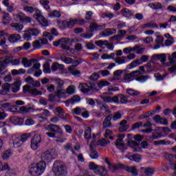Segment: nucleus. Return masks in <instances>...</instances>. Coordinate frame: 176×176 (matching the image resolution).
<instances>
[{
    "instance_id": "0eeeda50",
    "label": "nucleus",
    "mask_w": 176,
    "mask_h": 176,
    "mask_svg": "<svg viewBox=\"0 0 176 176\" xmlns=\"http://www.w3.org/2000/svg\"><path fill=\"white\" fill-rule=\"evenodd\" d=\"M134 139L135 140L129 141L128 144L129 146L132 147L133 152H138V145H140V142L142 141V136L136 135Z\"/></svg>"
},
{
    "instance_id": "a211bd4d",
    "label": "nucleus",
    "mask_w": 176,
    "mask_h": 176,
    "mask_svg": "<svg viewBox=\"0 0 176 176\" xmlns=\"http://www.w3.org/2000/svg\"><path fill=\"white\" fill-rule=\"evenodd\" d=\"M107 27L106 25H98L96 23H92L89 25V32H94V31H101Z\"/></svg>"
},
{
    "instance_id": "a18cd8bd",
    "label": "nucleus",
    "mask_w": 176,
    "mask_h": 176,
    "mask_svg": "<svg viewBox=\"0 0 176 176\" xmlns=\"http://www.w3.org/2000/svg\"><path fill=\"white\" fill-rule=\"evenodd\" d=\"M111 144V142L107 139H102L101 140L98 141V145H100V146H106V145H109Z\"/></svg>"
},
{
    "instance_id": "9d476101",
    "label": "nucleus",
    "mask_w": 176,
    "mask_h": 176,
    "mask_svg": "<svg viewBox=\"0 0 176 176\" xmlns=\"http://www.w3.org/2000/svg\"><path fill=\"white\" fill-rule=\"evenodd\" d=\"M47 131H50L51 133H58V134L60 135V137H63L64 135V133L63 131H61V128H60V126L54 124H51L50 125H47L46 127Z\"/></svg>"
},
{
    "instance_id": "4be33fe9",
    "label": "nucleus",
    "mask_w": 176,
    "mask_h": 176,
    "mask_svg": "<svg viewBox=\"0 0 176 176\" xmlns=\"http://www.w3.org/2000/svg\"><path fill=\"white\" fill-rule=\"evenodd\" d=\"M21 39V36L19 34H12L8 35V41L10 43H16Z\"/></svg>"
},
{
    "instance_id": "a878e982",
    "label": "nucleus",
    "mask_w": 176,
    "mask_h": 176,
    "mask_svg": "<svg viewBox=\"0 0 176 176\" xmlns=\"http://www.w3.org/2000/svg\"><path fill=\"white\" fill-rule=\"evenodd\" d=\"M112 114L107 116L104 121H103V128L107 129L108 127H112V123H111V120H112Z\"/></svg>"
},
{
    "instance_id": "c85d7f7f",
    "label": "nucleus",
    "mask_w": 176,
    "mask_h": 176,
    "mask_svg": "<svg viewBox=\"0 0 176 176\" xmlns=\"http://www.w3.org/2000/svg\"><path fill=\"white\" fill-rule=\"evenodd\" d=\"M10 14L8 12H3L2 17V23L3 25H6V24H9L10 23Z\"/></svg>"
},
{
    "instance_id": "aec40b11",
    "label": "nucleus",
    "mask_w": 176,
    "mask_h": 176,
    "mask_svg": "<svg viewBox=\"0 0 176 176\" xmlns=\"http://www.w3.org/2000/svg\"><path fill=\"white\" fill-rule=\"evenodd\" d=\"M35 61H38V60L34 58L28 60V58L24 57L22 58L21 63L23 65L25 68H28L30 67H32V63Z\"/></svg>"
},
{
    "instance_id": "f704fd0d",
    "label": "nucleus",
    "mask_w": 176,
    "mask_h": 176,
    "mask_svg": "<svg viewBox=\"0 0 176 176\" xmlns=\"http://www.w3.org/2000/svg\"><path fill=\"white\" fill-rule=\"evenodd\" d=\"M126 60H127V57L126 56H118V57H116L115 59H114V61L116 64H124L126 63Z\"/></svg>"
},
{
    "instance_id": "4d7b16f0",
    "label": "nucleus",
    "mask_w": 176,
    "mask_h": 176,
    "mask_svg": "<svg viewBox=\"0 0 176 176\" xmlns=\"http://www.w3.org/2000/svg\"><path fill=\"white\" fill-rule=\"evenodd\" d=\"M157 39H155V43L161 46H164V37L162 36H157Z\"/></svg>"
},
{
    "instance_id": "f8f14e48",
    "label": "nucleus",
    "mask_w": 176,
    "mask_h": 176,
    "mask_svg": "<svg viewBox=\"0 0 176 176\" xmlns=\"http://www.w3.org/2000/svg\"><path fill=\"white\" fill-rule=\"evenodd\" d=\"M23 93H30L32 96H42V91H37L36 89H32L30 85L23 87Z\"/></svg>"
},
{
    "instance_id": "20e7f679",
    "label": "nucleus",
    "mask_w": 176,
    "mask_h": 176,
    "mask_svg": "<svg viewBox=\"0 0 176 176\" xmlns=\"http://www.w3.org/2000/svg\"><path fill=\"white\" fill-rule=\"evenodd\" d=\"M45 169L46 163L45 162H39L30 165L29 173L32 176H39L45 173Z\"/></svg>"
},
{
    "instance_id": "5fc2aeb1",
    "label": "nucleus",
    "mask_w": 176,
    "mask_h": 176,
    "mask_svg": "<svg viewBox=\"0 0 176 176\" xmlns=\"http://www.w3.org/2000/svg\"><path fill=\"white\" fill-rule=\"evenodd\" d=\"M108 43V41L107 40H98L95 41V43L97 45V46H99V47H102V46H107Z\"/></svg>"
},
{
    "instance_id": "e2e57ef3",
    "label": "nucleus",
    "mask_w": 176,
    "mask_h": 176,
    "mask_svg": "<svg viewBox=\"0 0 176 176\" xmlns=\"http://www.w3.org/2000/svg\"><path fill=\"white\" fill-rule=\"evenodd\" d=\"M81 116L85 119H87L90 116V112L84 108V110L81 112Z\"/></svg>"
},
{
    "instance_id": "13d9d810",
    "label": "nucleus",
    "mask_w": 176,
    "mask_h": 176,
    "mask_svg": "<svg viewBox=\"0 0 176 176\" xmlns=\"http://www.w3.org/2000/svg\"><path fill=\"white\" fill-rule=\"evenodd\" d=\"M89 58L91 60H97L100 58V54L95 52V53H90L89 54Z\"/></svg>"
},
{
    "instance_id": "9b49d317",
    "label": "nucleus",
    "mask_w": 176,
    "mask_h": 176,
    "mask_svg": "<svg viewBox=\"0 0 176 176\" xmlns=\"http://www.w3.org/2000/svg\"><path fill=\"white\" fill-rule=\"evenodd\" d=\"M141 74V72L140 70H136L131 72L129 74H126L124 76V80H126L127 82H131V80H134L137 76H138Z\"/></svg>"
},
{
    "instance_id": "393cba45",
    "label": "nucleus",
    "mask_w": 176,
    "mask_h": 176,
    "mask_svg": "<svg viewBox=\"0 0 176 176\" xmlns=\"http://www.w3.org/2000/svg\"><path fill=\"white\" fill-rule=\"evenodd\" d=\"M9 91H10V83L6 82L3 84V85L1 86V89L0 90V94H1V96H5L8 94Z\"/></svg>"
},
{
    "instance_id": "f257e3e1",
    "label": "nucleus",
    "mask_w": 176,
    "mask_h": 176,
    "mask_svg": "<svg viewBox=\"0 0 176 176\" xmlns=\"http://www.w3.org/2000/svg\"><path fill=\"white\" fill-rule=\"evenodd\" d=\"M111 82L106 80H101L97 84L94 82L87 83H81L79 85V89L82 93L86 94V93H89V91H97V87L99 89H102L104 86H109Z\"/></svg>"
},
{
    "instance_id": "dca6fc26",
    "label": "nucleus",
    "mask_w": 176,
    "mask_h": 176,
    "mask_svg": "<svg viewBox=\"0 0 176 176\" xmlns=\"http://www.w3.org/2000/svg\"><path fill=\"white\" fill-rule=\"evenodd\" d=\"M52 159H53V155H52V153L50 152V151H47L41 154V161L40 162H44V163H49V162H51Z\"/></svg>"
},
{
    "instance_id": "6ab92c4d",
    "label": "nucleus",
    "mask_w": 176,
    "mask_h": 176,
    "mask_svg": "<svg viewBox=\"0 0 176 176\" xmlns=\"http://www.w3.org/2000/svg\"><path fill=\"white\" fill-rule=\"evenodd\" d=\"M12 142L13 144V146L15 148H20L23 145V142H21V139L19 135H14L12 137Z\"/></svg>"
},
{
    "instance_id": "b1692460",
    "label": "nucleus",
    "mask_w": 176,
    "mask_h": 176,
    "mask_svg": "<svg viewBox=\"0 0 176 176\" xmlns=\"http://www.w3.org/2000/svg\"><path fill=\"white\" fill-rule=\"evenodd\" d=\"M16 18L19 19L21 23H31V18L26 16L23 12H19Z\"/></svg>"
},
{
    "instance_id": "39448f33",
    "label": "nucleus",
    "mask_w": 176,
    "mask_h": 176,
    "mask_svg": "<svg viewBox=\"0 0 176 176\" xmlns=\"http://www.w3.org/2000/svg\"><path fill=\"white\" fill-rule=\"evenodd\" d=\"M52 171L55 176H65L68 173L67 169V166H65L63 162L56 161L54 163L52 166Z\"/></svg>"
},
{
    "instance_id": "c756f323",
    "label": "nucleus",
    "mask_w": 176,
    "mask_h": 176,
    "mask_svg": "<svg viewBox=\"0 0 176 176\" xmlns=\"http://www.w3.org/2000/svg\"><path fill=\"white\" fill-rule=\"evenodd\" d=\"M116 32V30L115 29H105L102 31V35L103 36H111V35H113Z\"/></svg>"
},
{
    "instance_id": "58836bf2",
    "label": "nucleus",
    "mask_w": 176,
    "mask_h": 176,
    "mask_svg": "<svg viewBox=\"0 0 176 176\" xmlns=\"http://www.w3.org/2000/svg\"><path fill=\"white\" fill-rule=\"evenodd\" d=\"M126 94H129V96H131L132 97H134V96H139L140 94V91H135L133 89H128L126 90Z\"/></svg>"
},
{
    "instance_id": "bf43d9fd",
    "label": "nucleus",
    "mask_w": 176,
    "mask_h": 176,
    "mask_svg": "<svg viewBox=\"0 0 176 176\" xmlns=\"http://www.w3.org/2000/svg\"><path fill=\"white\" fill-rule=\"evenodd\" d=\"M32 107H28L23 106L20 107L19 111L20 112H22V113H28V112H30V111H32Z\"/></svg>"
},
{
    "instance_id": "72a5a7b5",
    "label": "nucleus",
    "mask_w": 176,
    "mask_h": 176,
    "mask_svg": "<svg viewBox=\"0 0 176 176\" xmlns=\"http://www.w3.org/2000/svg\"><path fill=\"white\" fill-rule=\"evenodd\" d=\"M84 137L86 138V140H88V142L91 140V128L87 127L86 128L84 133Z\"/></svg>"
},
{
    "instance_id": "f3484780",
    "label": "nucleus",
    "mask_w": 176,
    "mask_h": 176,
    "mask_svg": "<svg viewBox=\"0 0 176 176\" xmlns=\"http://www.w3.org/2000/svg\"><path fill=\"white\" fill-rule=\"evenodd\" d=\"M116 146H117L118 149H120L122 153H124L127 149V146L124 144L123 139H117L116 141Z\"/></svg>"
},
{
    "instance_id": "79ce46f5",
    "label": "nucleus",
    "mask_w": 176,
    "mask_h": 176,
    "mask_svg": "<svg viewBox=\"0 0 176 176\" xmlns=\"http://www.w3.org/2000/svg\"><path fill=\"white\" fill-rule=\"evenodd\" d=\"M149 78V76H138L135 77V80L138 82H141L142 83H144V82H146L148 79Z\"/></svg>"
},
{
    "instance_id": "ea45409f",
    "label": "nucleus",
    "mask_w": 176,
    "mask_h": 176,
    "mask_svg": "<svg viewBox=\"0 0 176 176\" xmlns=\"http://www.w3.org/2000/svg\"><path fill=\"white\" fill-rule=\"evenodd\" d=\"M133 52L137 53V54H142L145 52L144 47H140V45H135L133 47Z\"/></svg>"
},
{
    "instance_id": "338daca9",
    "label": "nucleus",
    "mask_w": 176,
    "mask_h": 176,
    "mask_svg": "<svg viewBox=\"0 0 176 176\" xmlns=\"http://www.w3.org/2000/svg\"><path fill=\"white\" fill-rule=\"evenodd\" d=\"M155 78H156V80H157L158 82L160 80H164V78H166V75H163L162 76L159 73H156L154 74Z\"/></svg>"
},
{
    "instance_id": "09e8293b",
    "label": "nucleus",
    "mask_w": 176,
    "mask_h": 176,
    "mask_svg": "<svg viewBox=\"0 0 176 176\" xmlns=\"http://www.w3.org/2000/svg\"><path fill=\"white\" fill-rule=\"evenodd\" d=\"M49 3H50V1L48 0H41L40 4L43 6L44 9H46V10H49L50 9V7L49 6Z\"/></svg>"
},
{
    "instance_id": "6e6d98bb",
    "label": "nucleus",
    "mask_w": 176,
    "mask_h": 176,
    "mask_svg": "<svg viewBox=\"0 0 176 176\" xmlns=\"http://www.w3.org/2000/svg\"><path fill=\"white\" fill-rule=\"evenodd\" d=\"M167 144H170V141H166L164 140H158V141H155L154 142V145H156V146L167 145Z\"/></svg>"
},
{
    "instance_id": "2f4dec72",
    "label": "nucleus",
    "mask_w": 176,
    "mask_h": 176,
    "mask_svg": "<svg viewBox=\"0 0 176 176\" xmlns=\"http://www.w3.org/2000/svg\"><path fill=\"white\" fill-rule=\"evenodd\" d=\"M128 159H129V160H132L133 162H136V163H140V162H141L142 157L139 154H135L133 155H129Z\"/></svg>"
},
{
    "instance_id": "473e14b6",
    "label": "nucleus",
    "mask_w": 176,
    "mask_h": 176,
    "mask_svg": "<svg viewBox=\"0 0 176 176\" xmlns=\"http://www.w3.org/2000/svg\"><path fill=\"white\" fill-rule=\"evenodd\" d=\"M99 108L100 111H104L106 115L112 112L111 109H109V106L107 103H103Z\"/></svg>"
},
{
    "instance_id": "c9c22d12",
    "label": "nucleus",
    "mask_w": 176,
    "mask_h": 176,
    "mask_svg": "<svg viewBox=\"0 0 176 176\" xmlns=\"http://www.w3.org/2000/svg\"><path fill=\"white\" fill-rule=\"evenodd\" d=\"M142 28H159V26L153 22H149L142 25Z\"/></svg>"
},
{
    "instance_id": "2eb2a0df",
    "label": "nucleus",
    "mask_w": 176,
    "mask_h": 176,
    "mask_svg": "<svg viewBox=\"0 0 176 176\" xmlns=\"http://www.w3.org/2000/svg\"><path fill=\"white\" fill-rule=\"evenodd\" d=\"M95 145H96V141L93 140L89 145V149L91 151V153L89 156L91 159H98V153L94 148Z\"/></svg>"
},
{
    "instance_id": "603ef678",
    "label": "nucleus",
    "mask_w": 176,
    "mask_h": 176,
    "mask_svg": "<svg viewBox=\"0 0 176 176\" xmlns=\"http://www.w3.org/2000/svg\"><path fill=\"white\" fill-rule=\"evenodd\" d=\"M66 94H69L72 96V94H75V87L74 85L69 86L65 90Z\"/></svg>"
},
{
    "instance_id": "4c0bfd02",
    "label": "nucleus",
    "mask_w": 176,
    "mask_h": 176,
    "mask_svg": "<svg viewBox=\"0 0 176 176\" xmlns=\"http://www.w3.org/2000/svg\"><path fill=\"white\" fill-rule=\"evenodd\" d=\"M28 34L30 35H32L33 36H38L39 34H41V32H39V30L36 28H32L29 29L28 30Z\"/></svg>"
},
{
    "instance_id": "7ed1b4c3",
    "label": "nucleus",
    "mask_w": 176,
    "mask_h": 176,
    "mask_svg": "<svg viewBox=\"0 0 176 176\" xmlns=\"http://www.w3.org/2000/svg\"><path fill=\"white\" fill-rule=\"evenodd\" d=\"M108 167L111 171H116V170H125V171L130 173L133 176L138 175V170L135 166H128L122 164H111L108 162Z\"/></svg>"
},
{
    "instance_id": "423d86ee",
    "label": "nucleus",
    "mask_w": 176,
    "mask_h": 176,
    "mask_svg": "<svg viewBox=\"0 0 176 176\" xmlns=\"http://www.w3.org/2000/svg\"><path fill=\"white\" fill-rule=\"evenodd\" d=\"M89 168L94 170L98 175L105 176L107 174V168L104 166L96 165L94 162L89 163Z\"/></svg>"
},
{
    "instance_id": "cd10ccee",
    "label": "nucleus",
    "mask_w": 176,
    "mask_h": 176,
    "mask_svg": "<svg viewBox=\"0 0 176 176\" xmlns=\"http://www.w3.org/2000/svg\"><path fill=\"white\" fill-rule=\"evenodd\" d=\"M11 123H13V124L21 126L23 123H24V119L21 118H19L17 116H13L10 118Z\"/></svg>"
},
{
    "instance_id": "864d4df0",
    "label": "nucleus",
    "mask_w": 176,
    "mask_h": 176,
    "mask_svg": "<svg viewBox=\"0 0 176 176\" xmlns=\"http://www.w3.org/2000/svg\"><path fill=\"white\" fill-rule=\"evenodd\" d=\"M43 72L45 74H50V63L46 62L43 64Z\"/></svg>"
},
{
    "instance_id": "bb28decb",
    "label": "nucleus",
    "mask_w": 176,
    "mask_h": 176,
    "mask_svg": "<svg viewBox=\"0 0 176 176\" xmlns=\"http://www.w3.org/2000/svg\"><path fill=\"white\" fill-rule=\"evenodd\" d=\"M120 126L118 128V131L120 133H124L126 130H128L129 127H130L129 125H127V120H123L120 123Z\"/></svg>"
},
{
    "instance_id": "0e129e2a",
    "label": "nucleus",
    "mask_w": 176,
    "mask_h": 176,
    "mask_svg": "<svg viewBox=\"0 0 176 176\" xmlns=\"http://www.w3.org/2000/svg\"><path fill=\"white\" fill-rule=\"evenodd\" d=\"M78 21L76 19H72L69 21H67V28H72L75 24H77Z\"/></svg>"
},
{
    "instance_id": "8fccbe9b",
    "label": "nucleus",
    "mask_w": 176,
    "mask_h": 176,
    "mask_svg": "<svg viewBox=\"0 0 176 176\" xmlns=\"http://www.w3.org/2000/svg\"><path fill=\"white\" fill-rule=\"evenodd\" d=\"M64 149L65 151H66V152H68V151H71L73 155H76L75 150H74V148H72V144L71 143H67L64 147Z\"/></svg>"
},
{
    "instance_id": "680f3d73",
    "label": "nucleus",
    "mask_w": 176,
    "mask_h": 176,
    "mask_svg": "<svg viewBox=\"0 0 176 176\" xmlns=\"http://www.w3.org/2000/svg\"><path fill=\"white\" fill-rule=\"evenodd\" d=\"M152 9L157 10L158 9H163V6L160 3H154L151 6Z\"/></svg>"
},
{
    "instance_id": "412c9836",
    "label": "nucleus",
    "mask_w": 176,
    "mask_h": 176,
    "mask_svg": "<svg viewBox=\"0 0 176 176\" xmlns=\"http://www.w3.org/2000/svg\"><path fill=\"white\" fill-rule=\"evenodd\" d=\"M127 32H126V30H118L117 35H115L114 36H112L111 38L113 39L114 41H122V39H123V38H124V36H126V34Z\"/></svg>"
},
{
    "instance_id": "ddd939ff",
    "label": "nucleus",
    "mask_w": 176,
    "mask_h": 176,
    "mask_svg": "<svg viewBox=\"0 0 176 176\" xmlns=\"http://www.w3.org/2000/svg\"><path fill=\"white\" fill-rule=\"evenodd\" d=\"M21 87V81L17 80L13 83H10V89L12 93H19L20 91V87Z\"/></svg>"
},
{
    "instance_id": "c03bdc74",
    "label": "nucleus",
    "mask_w": 176,
    "mask_h": 176,
    "mask_svg": "<svg viewBox=\"0 0 176 176\" xmlns=\"http://www.w3.org/2000/svg\"><path fill=\"white\" fill-rule=\"evenodd\" d=\"M58 24L62 30H64L65 28H68V21H66V20L58 21Z\"/></svg>"
},
{
    "instance_id": "1a4fd4ad",
    "label": "nucleus",
    "mask_w": 176,
    "mask_h": 176,
    "mask_svg": "<svg viewBox=\"0 0 176 176\" xmlns=\"http://www.w3.org/2000/svg\"><path fill=\"white\" fill-rule=\"evenodd\" d=\"M42 142V138L39 135H35L31 140V148L33 151H36Z\"/></svg>"
},
{
    "instance_id": "f03ea898",
    "label": "nucleus",
    "mask_w": 176,
    "mask_h": 176,
    "mask_svg": "<svg viewBox=\"0 0 176 176\" xmlns=\"http://www.w3.org/2000/svg\"><path fill=\"white\" fill-rule=\"evenodd\" d=\"M23 10L25 12H28V13H34L35 11V14H34V19L42 25V27H47L49 25V21L46 19V18L43 17L42 14V12L41 10L34 8L32 6H25L23 8Z\"/></svg>"
},
{
    "instance_id": "3c124183",
    "label": "nucleus",
    "mask_w": 176,
    "mask_h": 176,
    "mask_svg": "<svg viewBox=\"0 0 176 176\" xmlns=\"http://www.w3.org/2000/svg\"><path fill=\"white\" fill-rule=\"evenodd\" d=\"M29 138H31V133H23L20 138L22 144L25 142Z\"/></svg>"
},
{
    "instance_id": "052dcab7",
    "label": "nucleus",
    "mask_w": 176,
    "mask_h": 176,
    "mask_svg": "<svg viewBox=\"0 0 176 176\" xmlns=\"http://www.w3.org/2000/svg\"><path fill=\"white\" fill-rule=\"evenodd\" d=\"M10 156H12V152L10 151H6L2 155V158L3 160H8Z\"/></svg>"
},
{
    "instance_id": "6e6552de",
    "label": "nucleus",
    "mask_w": 176,
    "mask_h": 176,
    "mask_svg": "<svg viewBox=\"0 0 176 176\" xmlns=\"http://www.w3.org/2000/svg\"><path fill=\"white\" fill-rule=\"evenodd\" d=\"M68 43H69V38H61L60 39L54 41L53 43L54 46H55L56 47L60 46H61L62 49H63V50H69V46L67 45H68Z\"/></svg>"
},
{
    "instance_id": "69168bd1",
    "label": "nucleus",
    "mask_w": 176,
    "mask_h": 176,
    "mask_svg": "<svg viewBox=\"0 0 176 176\" xmlns=\"http://www.w3.org/2000/svg\"><path fill=\"white\" fill-rule=\"evenodd\" d=\"M143 123L142 122H135L132 125V130H135V129H140V127H142Z\"/></svg>"
},
{
    "instance_id": "37998d69",
    "label": "nucleus",
    "mask_w": 176,
    "mask_h": 176,
    "mask_svg": "<svg viewBox=\"0 0 176 176\" xmlns=\"http://www.w3.org/2000/svg\"><path fill=\"white\" fill-rule=\"evenodd\" d=\"M56 94H57V96L58 97V98H63V97L65 96V94H67V92H66L65 89L59 88V89H58Z\"/></svg>"
},
{
    "instance_id": "5701e85b",
    "label": "nucleus",
    "mask_w": 176,
    "mask_h": 176,
    "mask_svg": "<svg viewBox=\"0 0 176 176\" xmlns=\"http://www.w3.org/2000/svg\"><path fill=\"white\" fill-rule=\"evenodd\" d=\"M49 116H50V111L47 109H43L42 113L37 115L38 119H42L44 122L47 120Z\"/></svg>"
},
{
    "instance_id": "49530a36",
    "label": "nucleus",
    "mask_w": 176,
    "mask_h": 176,
    "mask_svg": "<svg viewBox=\"0 0 176 176\" xmlns=\"http://www.w3.org/2000/svg\"><path fill=\"white\" fill-rule=\"evenodd\" d=\"M118 97L121 104H127V102H129L127 96H124V94H118Z\"/></svg>"
},
{
    "instance_id": "e433bc0d",
    "label": "nucleus",
    "mask_w": 176,
    "mask_h": 176,
    "mask_svg": "<svg viewBox=\"0 0 176 176\" xmlns=\"http://www.w3.org/2000/svg\"><path fill=\"white\" fill-rule=\"evenodd\" d=\"M54 82L56 85L57 89H63V87H64V80L60 78H55Z\"/></svg>"
},
{
    "instance_id": "7c9ffc66",
    "label": "nucleus",
    "mask_w": 176,
    "mask_h": 176,
    "mask_svg": "<svg viewBox=\"0 0 176 176\" xmlns=\"http://www.w3.org/2000/svg\"><path fill=\"white\" fill-rule=\"evenodd\" d=\"M11 27L14 28L15 31H17V32H21V31H23V28H24V25L19 23H12Z\"/></svg>"
},
{
    "instance_id": "a19ab883",
    "label": "nucleus",
    "mask_w": 176,
    "mask_h": 176,
    "mask_svg": "<svg viewBox=\"0 0 176 176\" xmlns=\"http://www.w3.org/2000/svg\"><path fill=\"white\" fill-rule=\"evenodd\" d=\"M82 111H85V108L79 107H77L75 109H72V113H74V115H81Z\"/></svg>"
},
{
    "instance_id": "774afa93",
    "label": "nucleus",
    "mask_w": 176,
    "mask_h": 176,
    "mask_svg": "<svg viewBox=\"0 0 176 176\" xmlns=\"http://www.w3.org/2000/svg\"><path fill=\"white\" fill-rule=\"evenodd\" d=\"M146 175H152L155 173V170L152 168H146L144 170Z\"/></svg>"
},
{
    "instance_id": "de8ad7c7",
    "label": "nucleus",
    "mask_w": 176,
    "mask_h": 176,
    "mask_svg": "<svg viewBox=\"0 0 176 176\" xmlns=\"http://www.w3.org/2000/svg\"><path fill=\"white\" fill-rule=\"evenodd\" d=\"M122 13L124 17H131V16L133 15V14L131 13V11H130V10L127 8L122 9Z\"/></svg>"
},
{
    "instance_id": "4468645a",
    "label": "nucleus",
    "mask_w": 176,
    "mask_h": 176,
    "mask_svg": "<svg viewBox=\"0 0 176 176\" xmlns=\"http://www.w3.org/2000/svg\"><path fill=\"white\" fill-rule=\"evenodd\" d=\"M159 60H161L162 64H164V63H166V60H167V56L165 54H155L151 57L150 62L155 63V61H157Z\"/></svg>"
}]
</instances>
